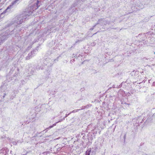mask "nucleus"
<instances>
[{
  "label": "nucleus",
  "mask_w": 155,
  "mask_h": 155,
  "mask_svg": "<svg viewBox=\"0 0 155 155\" xmlns=\"http://www.w3.org/2000/svg\"><path fill=\"white\" fill-rule=\"evenodd\" d=\"M97 24H96V25H95L93 27V28H91L90 29V30H92L97 25Z\"/></svg>",
  "instance_id": "22"
},
{
  "label": "nucleus",
  "mask_w": 155,
  "mask_h": 155,
  "mask_svg": "<svg viewBox=\"0 0 155 155\" xmlns=\"http://www.w3.org/2000/svg\"><path fill=\"white\" fill-rule=\"evenodd\" d=\"M44 68L45 69L44 70H45V71L44 72V74L45 75V77L46 78H48L49 75L50 74L51 71V67H46V68Z\"/></svg>",
  "instance_id": "7"
},
{
  "label": "nucleus",
  "mask_w": 155,
  "mask_h": 155,
  "mask_svg": "<svg viewBox=\"0 0 155 155\" xmlns=\"http://www.w3.org/2000/svg\"><path fill=\"white\" fill-rule=\"evenodd\" d=\"M80 110V109H76L72 111L70 113V114H71V113H75L77 112L79 110Z\"/></svg>",
  "instance_id": "15"
},
{
  "label": "nucleus",
  "mask_w": 155,
  "mask_h": 155,
  "mask_svg": "<svg viewBox=\"0 0 155 155\" xmlns=\"http://www.w3.org/2000/svg\"><path fill=\"white\" fill-rule=\"evenodd\" d=\"M53 57V54L51 56L48 57V58L43 60V64L41 66L38 65L36 67V69L38 70L40 69L43 70L46 67H51L54 64Z\"/></svg>",
  "instance_id": "2"
},
{
  "label": "nucleus",
  "mask_w": 155,
  "mask_h": 155,
  "mask_svg": "<svg viewBox=\"0 0 155 155\" xmlns=\"http://www.w3.org/2000/svg\"><path fill=\"white\" fill-rule=\"evenodd\" d=\"M91 151V148L88 149L86 151L85 155H90Z\"/></svg>",
  "instance_id": "11"
},
{
  "label": "nucleus",
  "mask_w": 155,
  "mask_h": 155,
  "mask_svg": "<svg viewBox=\"0 0 155 155\" xmlns=\"http://www.w3.org/2000/svg\"><path fill=\"white\" fill-rule=\"evenodd\" d=\"M75 61L74 59H73V60H71V62H73V61Z\"/></svg>",
  "instance_id": "27"
},
{
  "label": "nucleus",
  "mask_w": 155,
  "mask_h": 155,
  "mask_svg": "<svg viewBox=\"0 0 155 155\" xmlns=\"http://www.w3.org/2000/svg\"><path fill=\"white\" fill-rule=\"evenodd\" d=\"M34 10L32 5H28V7L25 9V11L23 13L16 16L6 25L5 29H4L2 31L1 33L4 30H5V33L6 32H7L8 31V35L7 36V38L9 35L12 34V32L14 31V29L9 30L8 27L9 28L12 26L14 27L16 26V27L18 25L21 24L25 21L27 17L31 15Z\"/></svg>",
  "instance_id": "1"
},
{
  "label": "nucleus",
  "mask_w": 155,
  "mask_h": 155,
  "mask_svg": "<svg viewBox=\"0 0 155 155\" xmlns=\"http://www.w3.org/2000/svg\"><path fill=\"white\" fill-rule=\"evenodd\" d=\"M114 22L115 21H111L107 19H101L99 20L98 22L97 23V25L100 24V25H102L104 24L105 25L107 24H110L111 22Z\"/></svg>",
  "instance_id": "6"
},
{
  "label": "nucleus",
  "mask_w": 155,
  "mask_h": 155,
  "mask_svg": "<svg viewBox=\"0 0 155 155\" xmlns=\"http://www.w3.org/2000/svg\"><path fill=\"white\" fill-rule=\"evenodd\" d=\"M8 31L5 33V30L3 31L2 33L0 34V45L7 38L8 35Z\"/></svg>",
  "instance_id": "5"
},
{
  "label": "nucleus",
  "mask_w": 155,
  "mask_h": 155,
  "mask_svg": "<svg viewBox=\"0 0 155 155\" xmlns=\"http://www.w3.org/2000/svg\"><path fill=\"white\" fill-rule=\"evenodd\" d=\"M135 7H137L139 8H142L143 7V5L142 4L139 2H138V3L136 5Z\"/></svg>",
  "instance_id": "10"
},
{
  "label": "nucleus",
  "mask_w": 155,
  "mask_h": 155,
  "mask_svg": "<svg viewBox=\"0 0 155 155\" xmlns=\"http://www.w3.org/2000/svg\"><path fill=\"white\" fill-rule=\"evenodd\" d=\"M12 71V69L11 70V71H10V72H11Z\"/></svg>",
  "instance_id": "30"
},
{
  "label": "nucleus",
  "mask_w": 155,
  "mask_h": 155,
  "mask_svg": "<svg viewBox=\"0 0 155 155\" xmlns=\"http://www.w3.org/2000/svg\"><path fill=\"white\" fill-rule=\"evenodd\" d=\"M30 2L31 4L29 5H32L34 10L37 9L40 6V3H39V0H31Z\"/></svg>",
  "instance_id": "4"
},
{
  "label": "nucleus",
  "mask_w": 155,
  "mask_h": 155,
  "mask_svg": "<svg viewBox=\"0 0 155 155\" xmlns=\"http://www.w3.org/2000/svg\"><path fill=\"white\" fill-rule=\"evenodd\" d=\"M141 35H142L143 37L145 36V35H144V34H141L139 35L138 37H140V36Z\"/></svg>",
  "instance_id": "23"
},
{
  "label": "nucleus",
  "mask_w": 155,
  "mask_h": 155,
  "mask_svg": "<svg viewBox=\"0 0 155 155\" xmlns=\"http://www.w3.org/2000/svg\"><path fill=\"white\" fill-rule=\"evenodd\" d=\"M136 7V9H137V7ZM136 10H137V9H136Z\"/></svg>",
  "instance_id": "31"
},
{
  "label": "nucleus",
  "mask_w": 155,
  "mask_h": 155,
  "mask_svg": "<svg viewBox=\"0 0 155 155\" xmlns=\"http://www.w3.org/2000/svg\"><path fill=\"white\" fill-rule=\"evenodd\" d=\"M48 106V104H43L42 105V107H47Z\"/></svg>",
  "instance_id": "18"
},
{
  "label": "nucleus",
  "mask_w": 155,
  "mask_h": 155,
  "mask_svg": "<svg viewBox=\"0 0 155 155\" xmlns=\"http://www.w3.org/2000/svg\"><path fill=\"white\" fill-rule=\"evenodd\" d=\"M36 52V50H33L31 51L30 53L28 54V56L26 57V59L28 60L32 58L35 56Z\"/></svg>",
  "instance_id": "8"
},
{
  "label": "nucleus",
  "mask_w": 155,
  "mask_h": 155,
  "mask_svg": "<svg viewBox=\"0 0 155 155\" xmlns=\"http://www.w3.org/2000/svg\"><path fill=\"white\" fill-rule=\"evenodd\" d=\"M82 1L83 0H81Z\"/></svg>",
  "instance_id": "35"
},
{
  "label": "nucleus",
  "mask_w": 155,
  "mask_h": 155,
  "mask_svg": "<svg viewBox=\"0 0 155 155\" xmlns=\"http://www.w3.org/2000/svg\"><path fill=\"white\" fill-rule=\"evenodd\" d=\"M70 114V113H69V114H66V115H65V117H64V118H63V120H64V119H65V117H68V115H69Z\"/></svg>",
  "instance_id": "24"
},
{
  "label": "nucleus",
  "mask_w": 155,
  "mask_h": 155,
  "mask_svg": "<svg viewBox=\"0 0 155 155\" xmlns=\"http://www.w3.org/2000/svg\"><path fill=\"white\" fill-rule=\"evenodd\" d=\"M59 56L58 57L54 59V58H53V60L54 61V64L55 62H56L57 61H58V59L59 58Z\"/></svg>",
  "instance_id": "14"
},
{
  "label": "nucleus",
  "mask_w": 155,
  "mask_h": 155,
  "mask_svg": "<svg viewBox=\"0 0 155 155\" xmlns=\"http://www.w3.org/2000/svg\"><path fill=\"white\" fill-rule=\"evenodd\" d=\"M17 143H19V141H18L16 142V141L13 142V143L14 145H16L17 144Z\"/></svg>",
  "instance_id": "21"
},
{
  "label": "nucleus",
  "mask_w": 155,
  "mask_h": 155,
  "mask_svg": "<svg viewBox=\"0 0 155 155\" xmlns=\"http://www.w3.org/2000/svg\"><path fill=\"white\" fill-rule=\"evenodd\" d=\"M154 82H153V85H154Z\"/></svg>",
  "instance_id": "32"
},
{
  "label": "nucleus",
  "mask_w": 155,
  "mask_h": 155,
  "mask_svg": "<svg viewBox=\"0 0 155 155\" xmlns=\"http://www.w3.org/2000/svg\"><path fill=\"white\" fill-rule=\"evenodd\" d=\"M125 136H125V135L124 136V139H125Z\"/></svg>",
  "instance_id": "29"
},
{
  "label": "nucleus",
  "mask_w": 155,
  "mask_h": 155,
  "mask_svg": "<svg viewBox=\"0 0 155 155\" xmlns=\"http://www.w3.org/2000/svg\"><path fill=\"white\" fill-rule=\"evenodd\" d=\"M61 121H58L56 123L54 124L53 125H52V126H50L49 127H48V129H50L52 127H54V126H55L56 125V123H57L59 122H60Z\"/></svg>",
  "instance_id": "16"
},
{
  "label": "nucleus",
  "mask_w": 155,
  "mask_h": 155,
  "mask_svg": "<svg viewBox=\"0 0 155 155\" xmlns=\"http://www.w3.org/2000/svg\"><path fill=\"white\" fill-rule=\"evenodd\" d=\"M6 153V151L5 148H3L0 150V154L1 155H5Z\"/></svg>",
  "instance_id": "9"
},
{
  "label": "nucleus",
  "mask_w": 155,
  "mask_h": 155,
  "mask_svg": "<svg viewBox=\"0 0 155 155\" xmlns=\"http://www.w3.org/2000/svg\"><path fill=\"white\" fill-rule=\"evenodd\" d=\"M55 31H56V28L54 27H53L52 28H50V30L49 33L53 32H55Z\"/></svg>",
  "instance_id": "12"
},
{
  "label": "nucleus",
  "mask_w": 155,
  "mask_h": 155,
  "mask_svg": "<svg viewBox=\"0 0 155 155\" xmlns=\"http://www.w3.org/2000/svg\"><path fill=\"white\" fill-rule=\"evenodd\" d=\"M134 7H131V9H132L133 10H134V11H135L136 10L135 9H134Z\"/></svg>",
  "instance_id": "25"
},
{
  "label": "nucleus",
  "mask_w": 155,
  "mask_h": 155,
  "mask_svg": "<svg viewBox=\"0 0 155 155\" xmlns=\"http://www.w3.org/2000/svg\"><path fill=\"white\" fill-rule=\"evenodd\" d=\"M3 87H4V86H3V87H2V88H1V90H2V88H3Z\"/></svg>",
  "instance_id": "28"
},
{
  "label": "nucleus",
  "mask_w": 155,
  "mask_h": 155,
  "mask_svg": "<svg viewBox=\"0 0 155 155\" xmlns=\"http://www.w3.org/2000/svg\"><path fill=\"white\" fill-rule=\"evenodd\" d=\"M95 34H96V33H95V34H94V35ZM93 35H94V34Z\"/></svg>",
  "instance_id": "33"
},
{
  "label": "nucleus",
  "mask_w": 155,
  "mask_h": 155,
  "mask_svg": "<svg viewBox=\"0 0 155 155\" xmlns=\"http://www.w3.org/2000/svg\"><path fill=\"white\" fill-rule=\"evenodd\" d=\"M1 107H2L0 105V112H1V110H2Z\"/></svg>",
  "instance_id": "26"
},
{
  "label": "nucleus",
  "mask_w": 155,
  "mask_h": 155,
  "mask_svg": "<svg viewBox=\"0 0 155 155\" xmlns=\"http://www.w3.org/2000/svg\"><path fill=\"white\" fill-rule=\"evenodd\" d=\"M73 55L74 56V57H75V58H78V57H79V55H79L78 56H77V54H73Z\"/></svg>",
  "instance_id": "17"
},
{
  "label": "nucleus",
  "mask_w": 155,
  "mask_h": 155,
  "mask_svg": "<svg viewBox=\"0 0 155 155\" xmlns=\"http://www.w3.org/2000/svg\"><path fill=\"white\" fill-rule=\"evenodd\" d=\"M87 107V106H83L82 107V108L81 109H80V110H83L84 109H85Z\"/></svg>",
  "instance_id": "19"
},
{
  "label": "nucleus",
  "mask_w": 155,
  "mask_h": 155,
  "mask_svg": "<svg viewBox=\"0 0 155 155\" xmlns=\"http://www.w3.org/2000/svg\"><path fill=\"white\" fill-rule=\"evenodd\" d=\"M85 39V38H84L81 39H80V40H78V41H77L75 42V43L76 44L79 42H81V41H84V39Z\"/></svg>",
  "instance_id": "13"
},
{
  "label": "nucleus",
  "mask_w": 155,
  "mask_h": 155,
  "mask_svg": "<svg viewBox=\"0 0 155 155\" xmlns=\"http://www.w3.org/2000/svg\"><path fill=\"white\" fill-rule=\"evenodd\" d=\"M154 54H155V52H154Z\"/></svg>",
  "instance_id": "34"
},
{
  "label": "nucleus",
  "mask_w": 155,
  "mask_h": 155,
  "mask_svg": "<svg viewBox=\"0 0 155 155\" xmlns=\"http://www.w3.org/2000/svg\"><path fill=\"white\" fill-rule=\"evenodd\" d=\"M17 75V74H15L14 75V77L13 78V79H15V80H16V75Z\"/></svg>",
  "instance_id": "20"
},
{
  "label": "nucleus",
  "mask_w": 155,
  "mask_h": 155,
  "mask_svg": "<svg viewBox=\"0 0 155 155\" xmlns=\"http://www.w3.org/2000/svg\"><path fill=\"white\" fill-rule=\"evenodd\" d=\"M22 0H15L12 1L10 5L3 12V13H5L7 12H9L10 10L13 8V6L18 4Z\"/></svg>",
  "instance_id": "3"
}]
</instances>
